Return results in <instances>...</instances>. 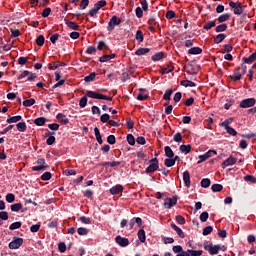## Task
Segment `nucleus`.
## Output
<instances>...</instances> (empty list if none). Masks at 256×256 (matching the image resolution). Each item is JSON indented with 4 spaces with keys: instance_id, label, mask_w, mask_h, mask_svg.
Masks as SVG:
<instances>
[{
    "instance_id": "30",
    "label": "nucleus",
    "mask_w": 256,
    "mask_h": 256,
    "mask_svg": "<svg viewBox=\"0 0 256 256\" xmlns=\"http://www.w3.org/2000/svg\"><path fill=\"white\" fill-rule=\"evenodd\" d=\"M36 44L39 47H43V45H45V37L43 35H39L36 39Z\"/></svg>"
},
{
    "instance_id": "35",
    "label": "nucleus",
    "mask_w": 256,
    "mask_h": 256,
    "mask_svg": "<svg viewBox=\"0 0 256 256\" xmlns=\"http://www.w3.org/2000/svg\"><path fill=\"white\" fill-rule=\"evenodd\" d=\"M171 95H173V90L167 89L164 93L163 99L165 101H169L171 99Z\"/></svg>"
},
{
    "instance_id": "19",
    "label": "nucleus",
    "mask_w": 256,
    "mask_h": 256,
    "mask_svg": "<svg viewBox=\"0 0 256 256\" xmlns=\"http://www.w3.org/2000/svg\"><path fill=\"white\" fill-rule=\"evenodd\" d=\"M111 59H115V54L104 55L100 57L99 61L100 63H107V61H111Z\"/></svg>"
},
{
    "instance_id": "50",
    "label": "nucleus",
    "mask_w": 256,
    "mask_h": 256,
    "mask_svg": "<svg viewBox=\"0 0 256 256\" xmlns=\"http://www.w3.org/2000/svg\"><path fill=\"white\" fill-rule=\"evenodd\" d=\"M21 227V222H14L10 225V230L15 231V229H20Z\"/></svg>"
},
{
    "instance_id": "29",
    "label": "nucleus",
    "mask_w": 256,
    "mask_h": 256,
    "mask_svg": "<svg viewBox=\"0 0 256 256\" xmlns=\"http://www.w3.org/2000/svg\"><path fill=\"white\" fill-rule=\"evenodd\" d=\"M225 40V34H218L215 38H214V43H216L217 45H219V43H222Z\"/></svg>"
},
{
    "instance_id": "20",
    "label": "nucleus",
    "mask_w": 256,
    "mask_h": 256,
    "mask_svg": "<svg viewBox=\"0 0 256 256\" xmlns=\"http://www.w3.org/2000/svg\"><path fill=\"white\" fill-rule=\"evenodd\" d=\"M65 63L63 62H55L53 65L52 64H49V69L51 71H55V69H59V67H65Z\"/></svg>"
},
{
    "instance_id": "18",
    "label": "nucleus",
    "mask_w": 256,
    "mask_h": 256,
    "mask_svg": "<svg viewBox=\"0 0 256 256\" xmlns=\"http://www.w3.org/2000/svg\"><path fill=\"white\" fill-rule=\"evenodd\" d=\"M164 151H165L166 157H168L169 159H173V157H175V153H173V150L171 149V147L166 146L164 148Z\"/></svg>"
},
{
    "instance_id": "24",
    "label": "nucleus",
    "mask_w": 256,
    "mask_h": 256,
    "mask_svg": "<svg viewBox=\"0 0 256 256\" xmlns=\"http://www.w3.org/2000/svg\"><path fill=\"white\" fill-rule=\"evenodd\" d=\"M57 119L58 121H60L61 123H65V125H67V123H69V119L67 118V116H65L64 114L62 113H59L57 115Z\"/></svg>"
},
{
    "instance_id": "12",
    "label": "nucleus",
    "mask_w": 256,
    "mask_h": 256,
    "mask_svg": "<svg viewBox=\"0 0 256 256\" xmlns=\"http://www.w3.org/2000/svg\"><path fill=\"white\" fill-rule=\"evenodd\" d=\"M235 163H237V158L230 156L222 163V169H225L226 167H229L231 165H235Z\"/></svg>"
},
{
    "instance_id": "41",
    "label": "nucleus",
    "mask_w": 256,
    "mask_h": 256,
    "mask_svg": "<svg viewBox=\"0 0 256 256\" xmlns=\"http://www.w3.org/2000/svg\"><path fill=\"white\" fill-rule=\"evenodd\" d=\"M180 151L182 153H191V145H181Z\"/></svg>"
},
{
    "instance_id": "48",
    "label": "nucleus",
    "mask_w": 256,
    "mask_h": 256,
    "mask_svg": "<svg viewBox=\"0 0 256 256\" xmlns=\"http://www.w3.org/2000/svg\"><path fill=\"white\" fill-rule=\"evenodd\" d=\"M207 219H209V213L208 212H202L200 214V221H202V223H205L207 221Z\"/></svg>"
},
{
    "instance_id": "26",
    "label": "nucleus",
    "mask_w": 256,
    "mask_h": 256,
    "mask_svg": "<svg viewBox=\"0 0 256 256\" xmlns=\"http://www.w3.org/2000/svg\"><path fill=\"white\" fill-rule=\"evenodd\" d=\"M256 59V52H254L252 55H250L248 58L244 57L243 58V62L244 63H253V61H255Z\"/></svg>"
},
{
    "instance_id": "44",
    "label": "nucleus",
    "mask_w": 256,
    "mask_h": 256,
    "mask_svg": "<svg viewBox=\"0 0 256 256\" xmlns=\"http://www.w3.org/2000/svg\"><path fill=\"white\" fill-rule=\"evenodd\" d=\"M225 130L228 133V135H232V137H235L237 135V131L233 129L231 126H228L227 128H225Z\"/></svg>"
},
{
    "instance_id": "63",
    "label": "nucleus",
    "mask_w": 256,
    "mask_h": 256,
    "mask_svg": "<svg viewBox=\"0 0 256 256\" xmlns=\"http://www.w3.org/2000/svg\"><path fill=\"white\" fill-rule=\"evenodd\" d=\"M175 17V11L170 10L166 13V19H173Z\"/></svg>"
},
{
    "instance_id": "57",
    "label": "nucleus",
    "mask_w": 256,
    "mask_h": 256,
    "mask_svg": "<svg viewBox=\"0 0 256 256\" xmlns=\"http://www.w3.org/2000/svg\"><path fill=\"white\" fill-rule=\"evenodd\" d=\"M64 175H66V177H71V175H77V172L75 170H65L64 171Z\"/></svg>"
},
{
    "instance_id": "17",
    "label": "nucleus",
    "mask_w": 256,
    "mask_h": 256,
    "mask_svg": "<svg viewBox=\"0 0 256 256\" xmlns=\"http://www.w3.org/2000/svg\"><path fill=\"white\" fill-rule=\"evenodd\" d=\"M171 227L172 229H174V231H176L177 235H179L181 239H185V233L183 232V230H181V228H179L175 224H171Z\"/></svg>"
},
{
    "instance_id": "15",
    "label": "nucleus",
    "mask_w": 256,
    "mask_h": 256,
    "mask_svg": "<svg viewBox=\"0 0 256 256\" xmlns=\"http://www.w3.org/2000/svg\"><path fill=\"white\" fill-rule=\"evenodd\" d=\"M183 181L186 187H190L191 185V176L189 175V171H185L183 173Z\"/></svg>"
},
{
    "instance_id": "54",
    "label": "nucleus",
    "mask_w": 256,
    "mask_h": 256,
    "mask_svg": "<svg viewBox=\"0 0 256 256\" xmlns=\"http://www.w3.org/2000/svg\"><path fill=\"white\" fill-rule=\"evenodd\" d=\"M77 233L78 235H87V233H89V230H87V228L80 227L78 228Z\"/></svg>"
},
{
    "instance_id": "11",
    "label": "nucleus",
    "mask_w": 256,
    "mask_h": 256,
    "mask_svg": "<svg viewBox=\"0 0 256 256\" xmlns=\"http://www.w3.org/2000/svg\"><path fill=\"white\" fill-rule=\"evenodd\" d=\"M116 25H121V20L117 16H113L108 23V31H113Z\"/></svg>"
},
{
    "instance_id": "62",
    "label": "nucleus",
    "mask_w": 256,
    "mask_h": 256,
    "mask_svg": "<svg viewBox=\"0 0 256 256\" xmlns=\"http://www.w3.org/2000/svg\"><path fill=\"white\" fill-rule=\"evenodd\" d=\"M136 17H138V19H141V17H143V9H141V7L136 8Z\"/></svg>"
},
{
    "instance_id": "58",
    "label": "nucleus",
    "mask_w": 256,
    "mask_h": 256,
    "mask_svg": "<svg viewBox=\"0 0 256 256\" xmlns=\"http://www.w3.org/2000/svg\"><path fill=\"white\" fill-rule=\"evenodd\" d=\"M109 119H110L109 114H103V115L100 117V121H101L102 123H107V121L109 122Z\"/></svg>"
},
{
    "instance_id": "31",
    "label": "nucleus",
    "mask_w": 256,
    "mask_h": 256,
    "mask_svg": "<svg viewBox=\"0 0 256 256\" xmlns=\"http://www.w3.org/2000/svg\"><path fill=\"white\" fill-rule=\"evenodd\" d=\"M213 193H219V191H223V185L221 184H214L211 187Z\"/></svg>"
},
{
    "instance_id": "1",
    "label": "nucleus",
    "mask_w": 256,
    "mask_h": 256,
    "mask_svg": "<svg viewBox=\"0 0 256 256\" xmlns=\"http://www.w3.org/2000/svg\"><path fill=\"white\" fill-rule=\"evenodd\" d=\"M87 97H90V99H104L105 101H113L112 97L103 95V94H99L97 92L94 91H87L86 92V96L82 97L79 101V106L80 107H86L87 106Z\"/></svg>"
},
{
    "instance_id": "53",
    "label": "nucleus",
    "mask_w": 256,
    "mask_h": 256,
    "mask_svg": "<svg viewBox=\"0 0 256 256\" xmlns=\"http://www.w3.org/2000/svg\"><path fill=\"white\" fill-rule=\"evenodd\" d=\"M42 181H49L51 179V172H45L41 176Z\"/></svg>"
},
{
    "instance_id": "45",
    "label": "nucleus",
    "mask_w": 256,
    "mask_h": 256,
    "mask_svg": "<svg viewBox=\"0 0 256 256\" xmlns=\"http://www.w3.org/2000/svg\"><path fill=\"white\" fill-rule=\"evenodd\" d=\"M225 21H229V14H224L218 17V23H225Z\"/></svg>"
},
{
    "instance_id": "40",
    "label": "nucleus",
    "mask_w": 256,
    "mask_h": 256,
    "mask_svg": "<svg viewBox=\"0 0 256 256\" xmlns=\"http://www.w3.org/2000/svg\"><path fill=\"white\" fill-rule=\"evenodd\" d=\"M24 107H32V105H35V99L31 98L28 100L23 101Z\"/></svg>"
},
{
    "instance_id": "6",
    "label": "nucleus",
    "mask_w": 256,
    "mask_h": 256,
    "mask_svg": "<svg viewBox=\"0 0 256 256\" xmlns=\"http://www.w3.org/2000/svg\"><path fill=\"white\" fill-rule=\"evenodd\" d=\"M256 100L255 98H247L240 102V107L242 109H248L249 107L255 106Z\"/></svg>"
},
{
    "instance_id": "16",
    "label": "nucleus",
    "mask_w": 256,
    "mask_h": 256,
    "mask_svg": "<svg viewBox=\"0 0 256 256\" xmlns=\"http://www.w3.org/2000/svg\"><path fill=\"white\" fill-rule=\"evenodd\" d=\"M189 55H201L203 53V49L200 47H194L188 50Z\"/></svg>"
},
{
    "instance_id": "34",
    "label": "nucleus",
    "mask_w": 256,
    "mask_h": 256,
    "mask_svg": "<svg viewBox=\"0 0 256 256\" xmlns=\"http://www.w3.org/2000/svg\"><path fill=\"white\" fill-rule=\"evenodd\" d=\"M180 85H182L183 87H195L194 82L193 81H189V80L181 81Z\"/></svg>"
},
{
    "instance_id": "64",
    "label": "nucleus",
    "mask_w": 256,
    "mask_h": 256,
    "mask_svg": "<svg viewBox=\"0 0 256 256\" xmlns=\"http://www.w3.org/2000/svg\"><path fill=\"white\" fill-rule=\"evenodd\" d=\"M136 142L138 143V145H145L146 141H145V137L140 136L136 139Z\"/></svg>"
},
{
    "instance_id": "33",
    "label": "nucleus",
    "mask_w": 256,
    "mask_h": 256,
    "mask_svg": "<svg viewBox=\"0 0 256 256\" xmlns=\"http://www.w3.org/2000/svg\"><path fill=\"white\" fill-rule=\"evenodd\" d=\"M164 53L163 52H158L152 56V61H161L163 59Z\"/></svg>"
},
{
    "instance_id": "7",
    "label": "nucleus",
    "mask_w": 256,
    "mask_h": 256,
    "mask_svg": "<svg viewBox=\"0 0 256 256\" xmlns=\"http://www.w3.org/2000/svg\"><path fill=\"white\" fill-rule=\"evenodd\" d=\"M23 245V238L13 237V241H11L8 245L9 249H19Z\"/></svg>"
},
{
    "instance_id": "47",
    "label": "nucleus",
    "mask_w": 256,
    "mask_h": 256,
    "mask_svg": "<svg viewBox=\"0 0 256 256\" xmlns=\"http://www.w3.org/2000/svg\"><path fill=\"white\" fill-rule=\"evenodd\" d=\"M213 27H215V21H209L203 28L206 29V31H209V29H213Z\"/></svg>"
},
{
    "instance_id": "39",
    "label": "nucleus",
    "mask_w": 256,
    "mask_h": 256,
    "mask_svg": "<svg viewBox=\"0 0 256 256\" xmlns=\"http://www.w3.org/2000/svg\"><path fill=\"white\" fill-rule=\"evenodd\" d=\"M45 121H46L45 118L40 117V118L35 119L34 123L38 127H43V125L45 124Z\"/></svg>"
},
{
    "instance_id": "46",
    "label": "nucleus",
    "mask_w": 256,
    "mask_h": 256,
    "mask_svg": "<svg viewBox=\"0 0 256 256\" xmlns=\"http://www.w3.org/2000/svg\"><path fill=\"white\" fill-rule=\"evenodd\" d=\"M211 233H213V227L212 226H207L203 229V235L204 236L211 235Z\"/></svg>"
},
{
    "instance_id": "23",
    "label": "nucleus",
    "mask_w": 256,
    "mask_h": 256,
    "mask_svg": "<svg viewBox=\"0 0 256 256\" xmlns=\"http://www.w3.org/2000/svg\"><path fill=\"white\" fill-rule=\"evenodd\" d=\"M94 133H95V137H96L98 143L100 145L103 144V139L101 138V132L99 131V128L95 127L94 128Z\"/></svg>"
},
{
    "instance_id": "5",
    "label": "nucleus",
    "mask_w": 256,
    "mask_h": 256,
    "mask_svg": "<svg viewBox=\"0 0 256 256\" xmlns=\"http://www.w3.org/2000/svg\"><path fill=\"white\" fill-rule=\"evenodd\" d=\"M229 7L234 10V15H241L243 13V6L240 2H229Z\"/></svg>"
},
{
    "instance_id": "10",
    "label": "nucleus",
    "mask_w": 256,
    "mask_h": 256,
    "mask_svg": "<svg viewBox=\"0 0 256 256\" xmlns=\"http://www.w3.org/2000/svg\"><path fill=\"white\" fill-rule=\"evenodd\" d=\"M213 155H217V151L215 150H209L208 152H206L204 155H200L199 156V161H198V165L203 163L204 161H207V159L213 157Z\"/></svg>"
},
{
    "instance_id": "27",
    "label": "nucleus",
    "mask_w": 256,
    "mask_h": 256,
    "mask_svg": "<svg viewBox=\"0 0 256 256\" xmlns=\"http://www.w3.org/2000/svg\"><path fill=\"white\" fill-rule=\"evenodd\" d=\"M138 239L141 241V243H145L146 241L145 230L140 229L138 231Z\"/></svg>"
},
{
    "instance_id": "51",
    "label": "nucleus",
    "mask_w": 256,
    "mask_h": 256,
    "mask_svg": "<svg viewBox=\"0 0 256 256\" xmlns=\"http://www.w3.org/2000/svg\"><path fill=\"white\" fill-rule=\"evenodd\" d=\"M136 40L140 43H143V32L141 30H138L136 32Z\"/></svg>"
},
{
    "instance_id": "25",
    "label": "nucleus",
    "mask_w": 256,
    "mask_h": 256,
    "mask_svg": "<svg viewBox=\"0 0 256 256\" xmlns=\"http://www.w3.org/2000/svg\"><path fill=\"white\" fill-rule=\"evenodd\" d=\"M10 209L13 212L21 211V209H23V205L21 203L12 204Z\"/></svg>"
},
{
    "instance_id": "61",
    "label": "nucleus",
    "mask_w": 256,
    "mask_h": 256,
    "mask_svg": "<svg viewBox=\"0 0 256 256\" xmlns=\"http://www.w3.org/2000/svg\"><path fill=\"white\" fill-rule=\"evenodd\" d=\"M49 15H51V8H45L42 11V17H49Z\"/></svg>"
},
{
    "instance_id": "13",
    "label": "nucleus",
    "mask_w": 256,
    "mask_h": 256,
    "mask_svg": "<svg viewBox=\"0 0 256 256\" xmlns=\"http://www.w3.org/2000/svg\"><path fill=\"white\" fill-rule=\"evenodd\" d=\"M115 241L118 245H120V247H127V245H129V239L121 236H116Z\"/></svg>"
},
{
    "instance_id": "32",
    "label": "nucleus",
    "mask_w": 256,
    "mask_h": 256,
    "mask_svg": "<svg viewBox=\"0 0 256 256\" xmlns=\"http://www.w3.org/2000/svg\"><path fill=\"white\" fill-rule=\"evenodd\" d=\"M211 185V180L209 178H204L201 180V187L207 189Z\"/></svg>"
},
{
    "instance_id": "60",
    "label": "nucleus",
    "mask_w": 256,
    "mask_h": 256,
    "mask_svg": "<svg viewBox=\"0 0 256 256\" xmlns=\"http://www.w3.org/2000/svg\"><path fill=\"white\" fill-rule=\"evenodd\" d=\"M165 165H166V167H173V165H175V160H173V159H166L165 160Z\"/></svg>"
},
{
    "instance_id": "56",
    "label": "nucleus",
    "mask_w": 256,
    "mask_h": 256,
    "mask_svg": "<svg viewBox=\"0 0 256 256\" xmlns=\"http://www.w3.org/2000/svg\"><path fill=\"white\" fill-rule=\"evenodd\" d=\"M244 181H249L250 183H256V178L252 175H247L244 177Z\"/></svg>"
},
{
    "instance_id": "42",
    "label": "nucleus",
    "mask_w": 256,
    "mask_h": 256,
    "mask_svg": "<svg viewBox=\"0 0 256 256\" xmlns=\"http://www.w3.org/2000/svg\"><path fill=\"white\" fill-rule=\"evenodd\" d=\"M21 119V116H13L7 119V123H18V121H21Z\"/></svg>"
},
{
    "instance_id": "8",
    "label": "nucleus",
    "mask_w": 256,
    "mask_h": 256,
    "mask_svg": "<svg viewBox=\"0 0 256 256\" xmlns=\"http://www.w3.org/2000/svg\"><path fill=\"white\" fill-rule=\"evenodd\" d=\"M177 205V196H173L172 198H166L164 200L165 209H171V207H175Z\"/></svg>"
},
{
    "instance_id": "22",
    "label": "nucleus",
    "mask_w": 256,
    "mask_h": 256,
    "mask_svg": "<svg viewBox=\"0 0 256 256\" xmlns=\"http://www.w3.org/2000/svg\"><path fill=\"white\" fill-rule=\"evenodd\" d=\"M65 23L67 27H69V29H73L74 31H77V29H79L78 24L73 21L66 20Z\"/></svg>"
},
{
    "instance_id": "55",
    "label": "nucleus",
    "mask_w": 256,
    "mask_h": 256,
    "mask_svg": "<svg viewBox=\"0 0 256 256\" xmlns=\"http://www.w3.org/2000/svg\"><path fill=\"white\" fill-rule=\"evenodd\" d=\"M203 255L202 250H190V256H201Z\"/></svg>"
},
{
    "instance_id": "14",
    "label": "nucleus",
    "mask_w": 256,
    "mask_h": 256,
    "mask_svg": "<svg viewBox=\"0 0 256 256\" xmlns=\"http://www.w3.org/2000/svg\"><path fill=\"white\" fill-rule=\"evenodd\" d=\"M123 186L122 185H116L112 188H110V193L111 195H119L121 193H123Z\"/></svg>"
},
{
    "instance_id": "9",
    "label": "nucleus",
    "mask_w": 256,
    "mask_h": 256,
    "mask_svg": "<svg viewBox=\"0 0 256 256\" xmlns=\"http://www.w3.org/2000/svg\"><path fill=\"white\" fill-rule=\"evenodd\" d=\"M204 249L206 251H208L210 253V255H217L219 253V251H221V246L219 245H207V246H204Z\"/></svg>"
},
{
    "instance_id": "3",
    "label": "nucleus",
    "mask_w": 256,
    "mask_h": 256,
    "mask_svg": "<svg viewBox=\"0 0 256 256\" xmlns=\"http://www.w3.org/2000/svg\"><path fill=\"white\" fill-rule=\"evenodd\" d=\"M150 165L146 168L145 173H155L159 169V160L154 158L150 160Z\"/></svg>"
},
{
    "instance_id": "49",
    "label": "nucleus",
    "mask_w": 256,
    "mask_h": 256,
    "mask_svg": "<svg viewBox=\"0 0 256 256\" xmlns=\"http://www.w3.org/2000/svg\"><path fill=\"white\" fill-rule=\"evenodd\" d=\"M7 203H13L15 201V195L13 193H9L6 195Z\"/></svg>"
},
{
    "instance_id": "2",
    "label": "nucleus",
    "mask_w": 256,
    "mask_h": 256,
    "mask_svg": "<svg viewBox=\"0 0 256 256\" xmlns=\"http://www.w3.org/2000/svg\"><path fill=\"white\" fill-rule=\"evenodd\" d=\"M245 73H247V66L242 64V70L241 68H237V70L233 73V75L230 76V79H232V81H239L241 80V76L245 75Z\"/></svg>"
},
{
    "instance_id": "4",
    "label": "nucleus",
    "mask_w": 256,
    "mask_h": 256,
    "mask_svg": "<svg viewBox=\"0 0 256 256\" xmlns=\"http://www.w3.org/2000/svg\"><path fill=\"white\" fill-rule=\"evenodd\" d=\"M37 164L38 166L32 167V171H46V169H49V165H47L43 158L38 159Z\"/></svg>"
},
{
    "instance_id": "52",
    "label": "nucleus",
    "mask_w": 256,
    "mask_h": 256,
    "mask_svg": "<svg viewBox=\"0 0 256 256\" xmlns=\"http://www.w3.org/2000/svg\"><path fill=\"white\" fill-rule=\"evenodd\" d=\"M127 141L129 143V145H135V137L132 134H128L127 135Z\"/></svg>"
},
{
    "instance_id": "36",
    "label": "nucleus",
    "mask_w": 256,
    "mask_h": 256,
    "mask_svg": "<svg viewBox=\"0 0 256 256\" xmlns=\"http://www.w3.org/2000/svg\"><path fill=\"white\" fill-rule=\"evenodd\" d=\"M20 132L27 131V124L25 122H20L16 125Z\"/></svg>"
},
{
    "instance_id": "38",
    "label": "nucleus",
    "mask_w": 256,
    "mask_h": 256,
    "mask_svg": "<svg viewBox=\"0 0 256 256\" xmlns=\"http://www.w3.org/2000/svg\"><path fill=\"white\" fill-rule=\"evenodd\" d=\"M215 31H216V33H222L223 31H227V24L218 25L215 28Z\"/></svg>"
},
{
    "instance_id": "21",
    "label": "nucleus",
    "mask_w": 256,
    "mask_h": 256,
    "mask_svg": "<svg viewBox=\"0 0 256 256\" xmlns=\"http://www.w3.org/2000/svg\"><path fill=\"white\" fill-rule=\"evenodd\" d=\"M149 51H150L149 48H139L138 50H136L135 55H137L138 57H141V55H147Z\"/></svg>"
},
{
    "instance_id": "28",
    "label": "nucleus",
    "mask_w": 256,
    "mask_h": 256,
    "mask_svg": "<svg viewBox=\"0 0 256 256\" xmlns=\"http://www.w3.org/2000/svg\"><path fill=\"white\" fill-rule=\"evenodd\" d=\"M97 76V74L95 73V72H92V73H90L88 76H86L85 78H84V81L86 82V83H91V81H94L95 80V77Z\"/></svg>"
},
{
    "instance_id": "59",
    "label": "nucleus",
    "mask_w": 256,
    "mask_h": 256,
    "mask_svg": "<svg viewBox=\"0 0 256 256\" xmlns=\"http://www.w3.org/2000/svg\"><path fill=\"white\" fill-rule=\"evenodd\" d=\"M89 7V0H82L80 4V9H87Z\"/></svg>"
},
{
    "instance_id": "37",
    "label": "nucleus",
    "mask_w": 256,
    "mask_h": 256,
    "mask_svg": "<svg viewBox=\"0 0 256 256\" xmlns=\"http://www.w3.org/2000/svg\"><path fill=\"white\" fill-rule=\"evenodd\" d=\"M105 5H107V1L100 0L94 5V7L99 11L102 7H105Z\"/></svg>"
},
{
    "instance_id": "43",
    "label": "nucleus",
    "mask_w": 256,
    "mask_h": 256,
    "mask_svg": "<svg viewBox=\"0 0 256 256\" xmlns=\"http://www.w3.org/2000/svg\"><path fill=\"white\" fill-rule=\"evenodd\" d=\"M232 123H233V118H228L227 120L222 122L220 125L221 127H224V129H226L227 127H230L229 125H231Z\"/></svg>"
}]
</instances>
